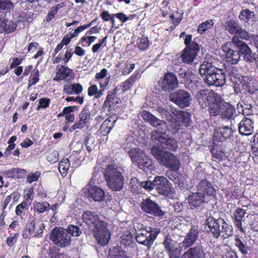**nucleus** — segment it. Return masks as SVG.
<instances>
[{"mask_svg": "<svg viewBox=\"0 0 258 258\" xmlns=\"http://www.w3.org/2000/svg\"><path fill=\"white\" fill-rule=\"evenodd\" d=\"M141 116L146 122H149L153 127L157 129L152 132L151 139L152 142L157 146L162 147L165 144V140L168 136L166 134L167 123L164 120H161L149 111L143 110L140 113Z\"/></svg>", "mask_w": 258, "mask_h": 258, "instance_id": "obj_1", "label": "nucleus"}, {"mask_svg": "<svg viewBox=\"0 0 258 258\" xmlns=\"http://www.w3.org/2000/svg\"><path fill=\"white\" fill-rule=\"evenodd\" d=\"M8 174L12 177L19 178L26 175V171L24 169L19 168H13L8 171Z\"/></svg>", "mask_w": 258, "mask_h": 258, "instance_id": "obj_46", "label": "nucleus"}, {"mask_svg": "<svg viewBox=\"0 0 258 258\" xmlns=\"http://www.w3.org/2000/svg\"><path fill=\"white\" fill-rule=\"evenodd\" d=\"M50 100L46 98H42L39 100V105L37 107V110H39L40 108H45L49 105Z\"/></svg>", "mask_w": 258, "mask_h": 258, "instance_id": "obj_62", "label": "nucleus"}, {"mask_svg": "<svg viewBox=\"0 0 258 258\" xmlns=\"http://www.w3.org/2000/svg\"><path fill=\"white\" fill-rule=\"evenodd\" d=\"M201 76H205L204 82L209 86L220 87L226 83V75L221 71L218 70L212 62L204 61L199 70Z\"/></svg>", "mask_w": 258, "mask_h": 258, "instance_id": "obj_2", "label": "nucleus"}, {"mask_svg": "<svg viewBox=\"0 0 258 258\" xmlns=\"http://www.w3.org/2000/svg\"><path fill=\"white\" fill-rule=\"evenodd\" d=\"M92 231L94 236L99 244L104 246L108 243L110 238V232L107 229V223Z\"/></svg>", "mask_w": 258, "mask_h": 258, "instance_id": "obj_19", "label": "nucleus"}, {"mask_svg": "<svg viewBox=\"0 0 258 258\" xmlns=\"http://www.w3.org/2000/svg\"><path fill=\"white\" fill-rule=\"evenodd\" d=\"M121 243L125 246H129L133 242L132 235L130 232L124 233L120 237Z\"/></svg>", "mask_w": 258, "mask_h": 258, "instance_id": "obj_54", "label": "nucleus"}, {"mask_svg": "<svg viewBox=\"0 0 258 258\" xmlns=\"http://www.w3.org/2000/svg\"><path fill=\"white\" fill-rule=\"evenodd\" d=\"M93 179L91 178L88 184L83 189L84 194L87 195L88 198L95 202H101L105 201V190L100 187L92 183Z\"/></svg>", "mask_w": 258, "mask_h": 258, "instance_id": "obj_12", "label": "nucleus"}, {"mask_svg": "<svg viewBox=\"0 0 258 258\" xmlns=\"http://www.w3.org/2000/svg\"><path fill=\"white\" fill-rule=\"evenodd\" d=\"M198 237V227L196 226H191L183 241L180 243V247L184 249H186L194 244Z\"/></svg>", "mask_w": 258, "mask_h": 258, "instance_id": "obj_21", "label": "nucleus"}, {"mask_svg": "<svg viewBox=\"0 0 258 258\" xmlns=\"http://www.w3.org/2000/svg\"><path fill=\"white\" fill-rule=\"evenodd\" d=\"M232 48H233V43H231V40L223 44L221 49L224 53L227 62L235 64L240 60V56L238 50H235Z\"/></svg>", "mask_w": 258, "mask_h": 258, "instance_id": "obj_16", "label": "nucleus"}, {"mask_svg": "<svg viewBox=\"0 0 258 258\" xmlns=\"http://www.w3.org/2000/svg\"><path fill=\"white\" fill-rule=\"evenodd\" d=\"M82 219L92 231L106 223L104 221V217L102 216L90 211L84 212Z\"/></svg>", "mask_w": 258, "mask_h": 258, "instance_id": "obj_13", "label": "nucleus"}, {"mask_svg": "<svg viewBox=\"0 0 258 258\" xmlns=\"http://www.w3.org/2000/svg\"><path fill=\"white\" fill-rule=\"evenodd\" d=\"M206 202L204 194L198 191L191 193L188 196V203L191 209L198 208Z\"/></svg>", "mask_w": 258, "mask_h": 258, "instance_id": "obj_25", "label": "nucleus"}, {"mask_svg": "<svg viewBox=\"0 0 258 258\" xmlns=\"http://www.w3.org/2000/svg\"><path fill=\"white\" fill-rule=\"evenodd\" d=\"M159 85L162 90L170 92L178 86V82L175 75L171 72L165 74L163 79L159 82Z\"/></svg>", "mask_w": 258, "mask_h": 258, "instance_id": "obj_14", "label": "nucleus"}, {"mask_svg": "<svg viewBox=\"0 0 258 258\" xmlns=\"http://www.w3.org/2000/svg\"><path fill=\"white\" fill-rule=\"evenodd\" d=\"M49 239L56 246L66 247L71 243L72 237L66 230L61 227H55L51 231Z\"/></svg>", "mask_w": 258, "mask_h": 258, "instance_id": "obj_7", "label": "nucleus"}, {"mask_svg": "<svg viewBox=\"0 0 258 258\" xmlns=\"http://www.w3.org/2000/svg\"><path fill=\"white\" fill-rule=\"evenodd\" d=\"M65 229L71 236L78 237L82 233V229L78 225L71 224Z\"/></svg>", "mask_w": 258, "mask_h": 258, "instance_id": "obj_42", "label": "nucleus"}, {"mask_svg": "<svg viewBox=\"0 0 258 258\" xmlns=\"http://www.w3.org/2000/svg\"><path fill=\"white\" fill-rule=\"evenodd\" d=\"M116 120L117 118L115 116H110L103 122L104 125H106L110 132L114 127Z\"/></svg>", "mask_w": 258, "mask_h": 258, "instance_id": "obj_55", "label": "nucleus"}, {"mask_svg": "<svg viewBox=\"0 0 258 258\" xmlns=\"http://www.w3.org/2000/svg\"><path fill=\"white\" fill-rule=\"evenodd\" d=\"M165 142V144L162 147V148L174 151L178 147V143L176 140L173 138L169 137L168 136Z\"/></svg>", "mask_w": 258, "mask_h": 258, "instance_id": "obj_39", "label": "nucleus"}, {"mask_svg": "<svg viewBox=\"0 0 258 258\" xmlns=\"http://www.w3.org/2000/svg\"><path fill=\"white\" fill-rule=\"evenodd\" d=\"M171 183L163 176H156L153 180L155 189L161 195L167 196L170 191Z\"/></svg>", "mask_w": 258, "mask_h": 258, "instance_id": "obj_17", "label": "nucleus"}, {"mask_svg": "<svg viewBox=\"0 0 258 258\" xmlns=\"http://www.w3.org/2000/svg\"><path fill=\"white\" fill-rule=\"evenodd\" d=\"M182 258H206L205 253L201 245H197L184 252Z\"/></svg>", "mask_w": 258, "mask_h": 258, "instance_id": "obj_27", "label": "nucleus"}, {"mask_svg": "<svg viewBox=\"0 0 258 258\" xmlns=\"http://www.w3.org/2000/svg\"><path fill=\"white\" fill-rule=\"evenodd\" d=\"M56 75L54 78L53 81H61L68 77H72L73 75L72 70L65 66H58L56 67Z\"/></svg>", "mask_w": 258, "mask_h": 258, "instance_id": "obj_29", "label": "nucleus"}, {"mask_svg": "<svg viewBox=\"0 0 258 258\" xmlns=\"http://www.w3.org/2000/svg\"><path fill=\"white\" fill-rule=\"evenodd\" d=\"M225 109L222 112V117L224 118H227L231 120L234 119V113L235 112V109L234 107L226 103L225 105Z\"/></svg>", "mask_w": 258, "mask_h": 258, "instance_id": "obj_40", "label": "nucleus"}, {"mask_svg": "<svg viewBox=\"0 0 258 258\" xmlns=\"http://www.w3.org/2000/svg\"><path fill=\"white\" fill-rule=\"evenodd\" d=\"M141 207L144 212L154 216L161 217L164 214L160 206L156 202L148 198L143 200Z\"/></svg>", "mask_w": 258, "mask_h": 258, "instance_id": "obj_15", "label": "nucleus"}, {"mask_svg": "<svg viewBox=\"0 0 258 258\" xmlns=\"http://www.w3.org/2000/svg\"><path fill=\"white\" fill-rule=\"evenodd\" d=\"M234 131L231 126H223L214 129V141L223 142L233 136Z\"/></svg>", "mask_w": 258, "mask_h": 258, "instance_id": "obj_20", "label": "nucleus"}, {"mask_svg": "<svg viewBox=\"0 0 258 258\" xmlns=\"http://www.w3.org/2000/svg\"><path fill=\"white\" fill-rule=\"evenodd\" d=\"M120 99L117 98L114 93H109L105 100L103 106L108 108L109 110H115L118 107V104L119 103Z\"/></svg>", "mask_w": 258, "mask_h": 258, "instance_id": "obj_30", "label": "nucleus"}, {"mask_svg": "<svg viewBox=\"0 0 258 258\" xmlns=\"http://www.w3.org/2000/svg\"><path fill=\"white\" fill-rule=\"evenodd\" d=\"M70 167V159L68 158L63 159L59 162L58 170L62 175H66Z\"/></svg>", "mask_w": 258, "mask_h": 258, "instance_id": "obj_44", "label": "nucleus"}, {"mask_svg": "<svg viewBox=\"0 0 258 258\" xmlns=\"http://www.w3.org/2000/svg\"><path fill=\"white\" fill-rule=\"evenodd\" d=\"M79 119H81L87 124L90 123L91 113L88 107H85L79 114Z\"/></svg>", "mask_w": 258, "mask_h": 258, "instance_id": "obj_45", "label": "nucleus"}, {"mask_svg": "<svg viewBox=\"0 0 258 258\" xmlns=\"http://www.w3.org/2000/svg\"><path fill=\"white\" fill-rule=\"evenodd\" d=\"M39 72L38 69H34L32 74H31L29 79V82H28V87H31L33 85H34L36 84L39 81Z\"/></svg>", "mask_w": 258, "mask_h": 258, "instance_id": "obj_47", "label": "nucleus"}, {"mask_svg": "<svg viewBox=\"0 0 258 258\" xmlns=\"http://www.w3.org/2000/svg\"><path fill=\"white\" fill-rule=\"evenodd\" d=\"M97 37L94 36L82 37L79 41V44L83 46H90L92 43L95 41Z\"/></svg>", "mask_w": 258, "mask_h": 258, "instance_id": "obj_51", "label": "nucleus"}, {"mask_svg": "<svg viewBox=\"0 0 258 258\" xmlns=\"http://www.w3.org/2000/svg\"><path fill=\"white\" fill-rule=\"evenodd\" d=\"M182 248L180 247V243L178 244L177 243L176 246H173V247L166 251L170 258H178L181 254Z\"/></svg>", "mask_w": 258, "mask_h": 258, "instance_id": "obj_41", "label": "nucleus"}, {"mask_svg": "<svg viewBox=\"0 0 258 258\" xmlns=\"http://www.w3.org/2000/svg\"><path fill=\"white\" fill-rule=\"evenodd\" d=\"M86 124L87 123L86 122L83 121L81 119H80L78 121L72 126L71 129L73 131L76 129H81L85 126Z\"/></svg>", "mask_w": 258, "mask_h": 258, "instance_id": "obj_64", "label": "nucleus"}, {"mask_svg": "<svg viewBox=\"0 0 258 258\" xmlns=\"http://www.w3.org/2000/svg\"><path fill=\"white\" fill-rule=\"evenodd\" d=\"M197 191L204 194L205 197L206 195H212L215 191L213 184L206 179H203L197 185Z\"/></svg>", "mask_w": 258, "mask_h": 258, "instance_id": "obj_26", "label": "nucleus"}, {"mask_svg": "<svg viewBox=\"0 0 258 258\" xmlns=\"http://www.w3.org/2000/svg\"><path fill=\"white\" fill-rule=\"evenodd\" d=\"M253 119L244 117L238 124V131L241 135L249 136L254 132Z\"/></svg>", "mask_w": 258, "mask_h": 258, "instance_id": "obj_24", "label": "nucleus"}, {"mask_svg": "<svg viewBox=\"0 0 258 258\" xmlns=\"http://www.w3.org/2000/svg\"><path fill=\"white\" fill-rule=\"evenodd\" d=\"M170 18L172 20L173 24L177 26L182 19V14H179L177 11L170 16Z\"/></svg>", "mask_w": 258, "mask_h": 258, "instance_id": "obj_57", "label": "nucleus"}, {"mask_svg": "<svg viewBox=\"0 0 258 258\" xmlns=\"http://www.w3.org/2000/svg\"><path fill=\"white\" fill-rule=\"evenodd\" d=\"M107 186L114 191L121 190L125 184V178L122 173L113 165H108L104 172Z\"/></svg>", "mask_w": 258, "mask_h": 258, "instance_id": "obj_3", "label": "nucleus"}, {"mask_svg": "<svg viewBox=\"0 0 258 258\" xmlns=\"http://www.w3.org/2000/svg\"><path fill=\"white\" fill-rule=\"evenodd\" d=\"M94 20L92 21L89 24L87 25H84L82 26H80L78 27L77 29H76L72 33V37H77L79 35V34L81 33V32L84 31L85 30L87 29V28H89L92 24L94 23Z\"/></svg>", "mask_w": 258, "mask_h": 258, "instance_id": "obj_56", "label": "nucleus"}, {"mask_svg": "<svg viewBox=\"0 0 258 258\" xmlns=\"http://www.w3.org/2000/svg\"><path fill=\"white\" fill-rule=\"evenodd\" d=\"M177 242L173 240L171 236L170 235H166L163 242V245L165 248V250H168L170 248L173 247V246H176Z\"/></svg>", "mask_w": 258, "mask_h": 258, "instance_id": "obj_50", "label": "nucleus"}, {"mask_svg": "<svg viewBox=\"0 0 258 258\" xmlns=\"http://www.w3.org/2000/svg\"><path fill=\"white\" fill-rule=\"evenodd\" d=\"M224 74H226L229 76L235 77L237 74V70L235 67L230 66L226 68L225 73H224Z\"/></svg>", "mask_w": 258, "mask_h": 258, "instance_id": "obj_63", "label": "nucleus"}, {"mask_svg": "<svg viewBox=\"0 0 258 258\" xmlns=\"http://www.w3.org/2000/svg\"><path fill=\"white\" fill-rule=\"evenodd\" d=\"M174 182L179 187H183L186 185V181L182 175H178Z\"/></svg>", "mask_w": 258, "mask_h": 258, "instance_id": "obj_61", "label": "nucleus"}, {"mask_svg": "<svg viewBox=\"0 0 258 258\" xmlns=\"http://www.w3.org/2000/svg\"><path fill=\"white\" fill-rule=\"evenodd\" d=\"M231 43H233V48L238 50L243 60L248 63H252L254 60H256V54L253 52L249 46L238 36H234L231 39Z\"/></svg>", "mask_w": 258, "mask_h": 258, "instance_id": "obj_8", "label": "nucleus"}, {"mask_svg": "<svg viewBox=\"0 0 258 258\" xmlns=\"http://www.w3.org/2000/svg\"><path fill=\"white\" fill-rule=\"evenodd\" d=\"M139 73H136L132 75L127 80L122 83L123 92L128 91L133 86L135 82L140 78Z\"/></svg>", "mask_w": 258, "mask_h": 258, "instance_id": "obj_37", "label": "nucleus"}, {"mask_svg": "<svg viewBox=\"0 0 258 258\" xmlns=\"http://www.w3.org/2000/svg\"><path fill=\"white\" fill-rule=\"evenodd\" d=\"M245 214V211L243 209L237 208L234 211L233 215L234 219V224L239 230L245 233V231L242 228V222L243 221V218Z\"/></svg>", "mask_w": 258, "mask_h": 258, "instance_id": "obj_31", "label": "nucleus"}, {"mask_svg": "<svg viewBox=\"0 0 258 258\" xmlns=\"http://www.w3.org/2000/svg\"><path fill=\"white\" fill-rule=\"evenodd\" d=\"M214 23L213 20H208L200 24L198 28V32L201 34H203L205 31L212 28Z\"/></svg>", "mask_w": 258, "mask_h": 258, "instance_id": "obj_43", "label": "nucleus"}, {"mask_svg": "<svg viewBox=\"0 0 258 258\" xmlns=\"http://www.w3.org/2000/svg\"><path fill=\"white\" fill-rule=\"evenodd\" d=\"M209 112L211 116H215L220 114L222 110V103L215 100L210 103Z\"/></svg>", "mask_w": 258, "mask_h": 258, "instance_id": "obj_36", "label": "nucleus"}, {"mask_svg": "<svg viewBox=\"0 0 258 258\" xmlns=\"http://www.w3.org/2000/svg\"><path fill=\"white\" fill-rule=\"evenodd\" d=\"M160 232V230L159 228L151 227L142 228L141 230L136 231V241L141 244L150 247Z\"/></svg>", "mask_w": 258, "mask_h": 258, "instance_id": "obj_6", "label": "nucleus"}, {"mask_svg": "<svg viewBox=\"0 0 258 258\" xmlns=\"http://www.w3.org/2000/svg\"><path fill=\"white\" fill-rule=\"evenodd\" d=\"M172 113L185 126L187 127L191 125L192 121L191 114L189 113L180 110L172 111Z\"/></svg>", "mask_w": 258, "mask_h": 258, "instance_id": "obj_28", "label": "nucleus"}, {"mask_svg": "<svg viewBox=\"0 0 258 258\" xmlns=\"http://www.w3.org/2000/svg\"><path fill=\"white\" fill-rule=\"evenodd\" d=\"M151 153L158 162L166 167L173 170L179 169V161L173 154L162 151L159 147L156 146L151 148Z\"/></svg>", "mask_w": 258, "mask_h": 258, "instance_id": "obj_5", "label": "nucleus"}, {"mask_svg": "<svg viewBox=\"0 0 258 258\" xmlns=\"http://www.w3.org/2000/svg\"><path fill=\"white\" fill-rule=\"evenodd\" d=\"M217 94L208 90H201L196 95V98L202 108H205L212 101L213 98H217Z\"/></svg>", "mask_w": 258, "mask_h": 258, "instance_id": "obj_22", "label": "nucleus"}, {"mask_svg": "<svg viewBox=\"0 0 258 258\" xmlns=\"http://www.w3.org/2000/svg\"><path fill=\"white\" fill-rule=\"evenodd\" d=\"M33 210L38 214L43 213L50 208V204L47 202H34L33 204Z\"/></svg>", "mask_w": 258, "mask_h": 258, "instance_id": "obj_35", "label": "nucleus"}, {"mask_svg": "<svg viewBox=\"0 0 258 258\" xmlns=\"http://www.w3.org/2000/svg\"><path fill=\"white\" fill-rule=\"evenodd\" d=\"M200 51L199 45L193 41L190 46L186 47L181 54V58L183 62L190 63L192 62Z\"/></svg>", "mask_w": 258, "mask_h": 258, "instance_id": "obj_18", "label": "nucleus"}, {"mask_svg": "<svg viewBox=\"0 0 258 258\" xmlns=\"http://www.w3.org/2000/svg\"><path fill=\"white\" fill-rule=\"evenodd\" d=\"M221 228L220 229V236L223 238H227L233 234V228L232 225L222 219L221 224Z\"/></svg>", "mask_w": 258, "mask_h": 258, "instance_id": "obj_34", "label": "nucleus"}, {"mask_svg": "<svg viewBox=\"0 0 258 258\" xmlns=\"http://www.w3.org/2000/svg\"><path fill=\"white\" fill-rule=\"evenodd\" d=\"M239 18L244 23L252 25L254 21V14L253 12L248 9L243 10L239 14Z\"/></svg>", "mask_w": 258, "mask_h": 258, "instance_id": "obj_32", "label": "nucleus"}, {"mask_svg": "<svg viewBox=\"0 0 258 258\" xmlns=\"http://www.w3.org/2000/svg\"><path fill=\"white\" fill-rule=\"evenodd\" d=\"M157 112L159 113L162 120H166L168 122L169 131L172 134L175 135L181 129V125L178 122L177 118H174L173 113L168 110L158 106L156 108Z\"/></svg>", "mask_w": 258, "mask_h": 258, "instance_id": "obj_10", "label": "nucleus"}, {"mask_svg": "<svg viewBox=\"0 0 258 258\" xmlns=\"http://www.w3.org/2000/svg\"><path fill=\"white\" fill-rule=\"evenodd\" d=\"M40 173L38 171H37L34 173H29L27 178V181L28 182L31 183L34 181H36L38 180L39 177L40 176Z\"/></svg>", "mask_w": 258, "mask_h": 258, "instance_id": "obj_60", "label": "nucleus"}, {"mask_svg": "<svg viewBox=\"0 0 258 258\" xmlns=\"http://www.w3.org/2000/svg\"><path fill=\"white\" fill-rule=\"evenodd\" d=\"M132 163L146 172H151L155 169L152 161L144 151L140 148H132L127 151Z\"/></svg>", "mask_w": 258, "mask_h": 258, "instance_id": "obj_4", "label": "nucleus"}, {"mask_svg": "<svg viewBox=\"0 0 258 258\" xmlns=\"http://www.w3.org/2000/svg\"><path fill=\"white\" fill-rule=\"evenodd\" d=\"M88 94L90 96L95 95L96 98H100L103 94L102 91H98V88L95 85H92L89 87Z\"/></svg>", "mask_w": 258, "mask_h": 258, "instance_id": "obj_48", "label": "nucleus"}, {"mask_svg": "<svg viewBox=\"0 0 258 258\" xmlns=\"http://www.w3.org/2000/svg\"><path fill=\"white\" fill-rule=\"evenodd\" d=\"M223 29L231 35H236L240 39L248 40L250 38L249 33L242 29L238 21L230 19L224 22Z\"/></svg>", "mask_w": 258, "mask_h": 258, "instance_id": "obj_9", "label": "nucleus"}, {"mask_svg": "<svg viewBox=\"0 0 258 258\" xmlns=\"http://www.w3.org/2000/svg\"><path fill=\"white\" fill-rule=\"evenodd\" d=\"M178 75L184 81H187L190 76V72L188 70L180 68L178 71Z\"/></svg>", "mask_w": 258, "mask_h": 258, "instance_id": "obj_59", "label": "nucleus"}, {"mask_svg": "<svg viewBox=\"0 0 258 258\" xmlns=\"http://www.w3.org/2000/svg\"><path fill=\"white\" fill-rule=\"evenodd\" d=\"M222 218L215 219L213 217H209L206 220V225L208 229L207 231L212 234L213 236L218 238L220 236V227Z\"/></svg>", "mask_w": 258, "mask_h": 258, "instance_id": "obj_23", "label": "nucleus"}, {"mask_svg": "<svg viewBox=\"0 0 258 258\" xmlns=\"http://www.w3.org/2000/svg\"><path fill=\"white\" fill-rule=\"evenodd\" d=\"M14 7V4L11 0H0V10L10 11Z\"/></svg>", "mask_w": 258, "mask_h": 258, "instance_id": "obj_53", "label": "nucleus"}, {"mask_svg": "<svg viewBox=\"0 0 258 258\" xmlns=\"http://www.w3.org/2000/svg\"><path fill=\"white\" fill-rule=\"evenodd\" d=\"M110 254L111 258H125V252L118 245L110 249Z\"/></svg>", "mask_w": 258, "mask_h": 258, "instance_id": "obj_38", "label": "nucleus"}, {"mask_svg": "<svg viewBox=\"0 0 258 258\" xmlns=\"http://www.w3.org/2000/svg\"><path fill=\"white\" fill-rule=\"evenodd\" d=\"M169 99L180 108L183 109L190 105L192 98L189 92L183 89H179L171 93L169 96Z\"/></svg>", "mask_w": 258, "mask_h": 258, "instance_id": "obj_11", "label": "nucleus"}, {"mask_svg": "<svg viewBox=\"0 0 258 258\" xmlns=\"http://www.w3.org/2000/svg\"><path fill=\"white\" fill-rule=\"evenodd\" d=\"M5 30L7 33L13 32L17 28V24L12 21L6 20L4 22Z\"/></svg>", "mask_w": 258, "mask_h": 258, "instance_id": "obj_49", "label": "nucleus"}, {"mask_svg": "<svg viewBox=\"0 0 258 258\" xmlns=\"http://www.w3.org/2000/svg\"><path fill=\"white\" fill-rule=\"evenodd\" d=\"M138 46L142 50L147 49L149 46V41L147 37H142L138 39Z\"/></svg>", "mask_w": 258, "mask_h": 258, "instance_id": "obj_52", "label": "nucleus"}, {"mask_svg": "<svg viewBox=\"0 0 258 258\" xmlns=\"http://www.w3.org/2000/svg\"><path fill=\"white\" fill-rule=\"evenodd\" d=\"M47 160L51 163H56L58 160V153L56 151L49 152L47 156Z\"/></svg>", "mask_w": 258, "mask_h": 258, "instance_id": "obj_58", "label": "nucleus"}, {"mask_svg": "<svg viewBox=\"0 0 258 258\" xmlns=\"http://www.w3.org/2000/svg\"><path fill=\"white\" fill-rule=\"evenodd\" d=\"M234 245L242 254L246 255L249 253L250 249L247 242L244 240H242L239 236H236L235 237Z\"/></svg>", "mask_w": 258, "mask_h": 258, "instance_id": "obj_33", "label": "nucleus"}]
</instances>
